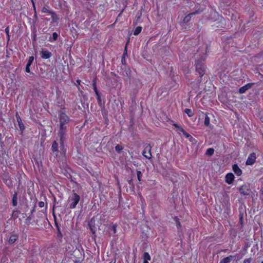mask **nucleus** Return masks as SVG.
Wrapping results in <instances>:
<instances>
[{"mask_svg": "<svg viewBox=\"0 0 263 263\" xmlns=\"http://www.w3.org/2000/svg\"><path fill=\"white\" fill-rule=\"evenodd\" d=\"M65 256L63 263H82L84 260V253L83 250L81 251L77 247L69 244L66 247Z\"/></svg>", "mask_w": 263, "mask_h": 263, "instance_id": "nucleus-1", "label": "nucleus"}, {"mask_svg": "<svg viewBox=\"0 0 263 263\" xmlns=\"http://www.w3.org/2000/svg\"><path fill=\"white\" fill-rule=\"evenodd\" d=\"M205 60V58L204 55L200 56L195 60V66L196 67V71L199 73L200 78L197 80L198 84L201 83L202 77L206 73L207 67L204 63Z\"/></svg>", "mask_w": 263, "mask_h": 263, "instance_id": "nucleus-2", "label": "nucleus"}, {"mask_svg": "<svg viewBox=\"0 0 263 263\" xmlns=\"http://www.w3.org/2000/svg\"><path fill=\"white\" fill-rule=\"evenodd\" d=\"M99 224H101V223L98 221V223H97L96 222V219L95 216L92 217L88 221V226L92 234V238L94 239H95L97 237L96 230L97 227H98V229H100Z\"/></svg>", "mask_w": 263, "mask_h": 263, "instance_id": "nucleus-3", "label": "nucleus"}, {"mask_svg": "<svg viewBox=\"0 0 263 263\" xmlns=\"http://www.w3.org/2000/svg\"><path fill=\"white\" fill-rule=\"evenodd\" d=\"M119 73L124 77H127L129 82L131 83V80L133 78L132 76V70L128 67H127L126 66H121Z\"/></svg>", "mask_w": 263, "mask_h": 263, "instance_id": "nucleus-4", "label": "nucleus"}, {"mask_svg": "<svg viewBox=\"0 0 263 263\" xmlns=\"http://www.w3.org/2000/svg\"><path fill=\"white\" fill-rule=\"evenodd\" d=\"M149 228L148 227L144 226L141 228L142 235H141V241H143V248H145L144 246L147 244V241L148 238V230Z\"/></svg>", "mask_w": 263, "mask_h": 263, "instance_id": "nucleus-5", "label": "nucleus"}, {"mask_svg": "<svg viewBox=\"0 0 263 263\" xmlns=\"http://www.w3.org/2000/svg\"><path fill=\"white\" fill-rule=\"evenodd\" d=\"M238 190L240 194L243 196H249L250 195V193L252 192L249 183L241 185L238 188Z\"/></svg>", "mask_w": 263, "mask_h": 263, "instance_id": "nucleus-6", "label": "nucleus"}, {"mask_svg": "<svg viewBox=\"0 0 263 263\" xmlns=\"http://www.w3.org/2000/svg\"><path fill=\"white\" fill-rule=\"evenodd\" d=\"M69 200L71 203L69 205L70 209H74L80 200V197L76 193H73L71 197H69Z\"/></svg>", "mask_w": 263, "mask_h": 263, "instance_id": "nucleus-7", "label": "nucleus"}, {"mask_svg": "<svg viewBox=\"0 0 263 263\" xmlns=\"http://www.w3.org/2000/svg\"><path fill=\"white\" fill-rule=\"evenodd\" d=\"M60 124H67L69 121V118L65 113L60 111L59 114Z\"/></svg>", "mask_w": 263, "mask_h": 263, "instance_id": "nucleus-8", "label": "nucleus"}, {"mask_svg": "<svg viewBox=\"0 0 263 263\" xmlns=\"http://www.w3.org/2000/svg\"><path fill=\"white\" fill-rule=\"evenodd\" d=\"M256 159V157L255 153H251L248 156V158L246 162V164L247 165H251L253 164L255 162Z\"/></svg>", "mask_w": 263, "mask_h": 263, "instance_id": "nucleus-9", "label": "nucleus"}, {"mask_svg": "<svg viewBox=\"0 0 263 263\" xmlns=\"http://www.w3.org/2000/svg\"><path fill=\"white\" fill-rule=\"evenodd\" d=\"M256 83H249L247 84L246 85L240 87L238 90V92L239 93H243L246 92L247 90H249L251 88H252L254 85H255Z\"/></svg>", "mask_w": 263, "mask_h": 263, "instance_id": "nucleus-10", "label": "nucleus"}, {"mask_svg": "<svg viewBox=\"0 0 263 263\" xmlns=\"http://www.w3.org/2000/svg\"><path fill=\"white\" fill-rule=\"evenodd\" d=\"M54 205L53 206V217H54V224H55V226L57 228V231H58V233H57V236L59 238H62V237H63V235L62 234V232L60 230V228L59 226V223L57 221V217L56 216H55L54 215Z\"/></svg>", "mask_w": 263, "mask_h": 263, "instance_id": "nucleus-11", "label": "nucleus"}, {"mask_svg": "<svg viewBox=\"0 0 263 263\" xmlns=\"http://www.w3.org/2000/svg\"><path fill=\"white\" fill-rule=\"evenodd\" d=\"M15 117L16 118L17 122L18 123L20 130L21 132V133H23L25 128V126L24 123H23L22 119L17 112H16L15 114Z\"/></svg>", "mask_w": 263, "mask_h": 263, "instance_id": "nucleus-12", "label": "nucleus"}, {"mask_svg": "<svg viewBox=\"0 0 263 263\" xmlns=\"http://www.w3.org/2000/svg\"><path fill=\"white\" fill-rule=\"evenodd\" d=\"M235 176L232 173H228L225 177V181L228 184H231L234 182Z\"/></svg>", "mask_w": 263, "mask_h": 263, "instance_id": "nucleus-13", "label": "nucleus"}, {"mask_svg": "<svg viewBox=\"0 0 263 263\" xmlns=\"http://www.w3.org/2000/svg\"><path fill=\"white\" fill-rule=\"evenodd\" d=\"M41 57L43 59H47L50 58L52 56L51 52L48 50L43 49L41 52Z\"/></svg>", "mask_w": 263, "mask_h": 263, "instance_id": "nucleus-14", "label": "nucleus"}, {"mask_svg": "<svg viewBox=\"0 0 263 263\" xmlns=\"http://www.w3.org/2000/svg\"><path fill=\"white\" fill-rule=\"evenodd\" d=\"M34 61V57L31 56L29 57V59H28L27 63L26 66L25 68V71L27 73L30 72V66L32 64V63Z\"/></svg>", "mask_w": 263, "mask_h": 263, "instance_id": "nucleus-15", "label": "nucleus"}, {"mask_svg": "<svg viewBox=\"0 0 263 263\" xmlns=\"http://www.w3.org/2000/svg\"><path fill=\"white\" fill-rule=\"evenodd\" d=\"M52 70L53 69H52V70L50 71H49L48 73L47 72H45V70H44L43 68H41L40 74L41 75V77L43 78H51L52 77V73H53V72L52 71Z\"/></svg>", "mask_w": 263, "mask_h": 263, "instance_id": "nucleus-16", "label": "nucleus"}, {"mask_svg": "<svg viewBox=\"0 0 263 263\" xmlns=\"http://www.w3.org/2000/svg\"><path fill=\"white\" fill-rule=\"evenodd\" d=\"M232 170L238 176H241L242 173V170L239 168L237 164H234L232 165Z\"/></svg>", "mask_w": 263, "mask_h": 263, "instance_id": "nucleus-17", "label": "nucleus"}, {"mask_svg": "<svg viewBox=\"0 0 263 263\" xmlns=\"http://www.w3.org/2000/svg\"><path fill=\"white\" fill-rule=\"evenodd\" d=\"M131 82L135 85L136 89H138L142 87V83L139 79L133 78Z\"/></svg>", "mask_w": 263, "mask_h": 263, "instance_id": "nucleus-18", "label": "nucleus"}, {"mask_svg": "<svg viewBox=\"0 0 263 263\" xmlns=\"http://www.w3.org/2000/svg\"><path fill=\"white\" fill-rule=\"evenodd\" d=\"M58 142L56 141H54L52 144V146H51V151L53 153H55V155L56 156H58V153L59 152V149H58Z\"/></svg>", "mask_w": 263, "mask_h": 263, "instance_id": "nucleus-19", "label": "nucleus"}, {"mask_svg": "<svg viewBox=\"0 0 263 263\" xmlns=\"http://www.w3.org/2000/svg\"><path fill=\"white\" fill-rule=\"evenodd\" d=\"M235 259V256L230 255L221 259L219 263H230L232 260Z\"/></svg>", "mask_w": 263, "mask_h": 263, "instance_id": "nucleus-20", "label": "nucleus"}, {"mask_svg": "<svg viewBox=\"0 0 263 263\" xmlns=\"http://www.w3.org/2000/svg\"><path fill=\"white\" fill-rule=\"evenodd\" d=\"M83 100L81 99V102L82 107L83 108V112H85L86 109L88 108V104L87 102H85V101H87V99L86 98L85 96H83Z\"/></svg>", "mask_w": 263, "mask_h": 263, "instance_id": "nucleus-21", "label": "nucleus"}, {"mask_svg": "<svg viewBox=\"0 0 263 263\" xmlns=\"http://www.w3.org/2000/svg\"><path fill=\"white\" fill-rule=\"evenodd\" d=\"M58 135L60 138V143H64L66 139V133H58Z\"/></svg>", "mask_w": 263, "mask_h": 263, "instance_id": "nucleus-22", "label": "nucleus"}, {"mask_svg": "<svg viewBox=\"0 0 263 263\" xmlns=\"http://www.w3.org/2000/svg\"><path fill=\"white\" fill-rule=\"evenodd\" d=\"M18 235L12 234L9 237V239L8 240L9 243L10 245L13 244L18 239Z\"/></svg>", "mask_w": 263, "mask_h": 263, "instance_id": "nucleus-23", "label": "nucleus"}, {"mask_svg": "<svg viewBox=\"0 0 263 263\" xmlns=\"http://www.w3.org/2000/svg\"><path fill=\"white\" fill-rule=\"evenodd\" d=\"M195 14H196V13H195V12L191 13L188 14L187 15L185 16L183 20L182 23L186 24V23L189 22L191 20L192 16L195 15Z\"/></svg>", "mask_w": 263, "mask_h": 263, "instance_id": "nucleus-24", "label": "nucleus"}, {"mask_svg": "<svg viewBox=\"0 0 263 263\" xmlns=\"http://www.w3.org/2000/svg\"><path fill=\"white\" fill-rule=\"evenodd\" d=\"M17 192H15L14 194L13 195L12 199V205L14 206H15L17 205Z\"/></svg>", "mask_w": 263, "mask_h": 263, "instance_id": "nucleus-25", "label": "nucleus"}, {"mask_svg": "<svg viewBox=\"0 0 263 263\" xmlns=\"http://www.w3.org/2000/svg\"><path fill=\"white\" fill-rule=\"evenodd\" d=\"M51 15V18H52V22L53 23H57L58 22V20H59V17L58 16L57 14L54 11H52L50 13Z\"/></svg>", "mask_w": 263, "mask_h": 263, "instance_id": "nucleus-26", "label": "nucleus"}, {"mask_svg": "<svg viewBox=\"0 0 263 263\" xmlns=\"http://www.w3.org/2000/svg\"><path fill=\"white\" fill-rule=\"evenodd\" d=\"M21 212L20 211L18 210H14L12 212V214L11 216V218L15 220L18 217V214H20Z\"/></svg>", "mask_w": 263, "mask_h": 263, "instance_id": "nucleus-27", "label": "nucleus"}, {"mask_svg": "<svg viewBox=\"0 0 263 263\" xmlns=\"http://www.w3.org/2000/svg\"><path fill=\"white\" fill-rule=\"evenodd\" d=\"M59 36V34L57 32H53L52 35V37H50L49 39V41H55L58 40V37Z\"/></svg>", "mask_w": 263, "mask_h": 263, "instance_id": "nucleus-28", "label": "nucleus"}, {"mask_svg": "<svg viewBox=\"0 0 263 263\" xmlns=\"http://www.w3.org/2000/svg\"><path fill=\"white\" fill-rule=\"evenodd\" d=\"M214 149L213 148H209L207 149L205 155L209 156H211L214 154Z\"/></svg>", "mask_w": 263, "mask_h": 263, "instance_id": "nucleus-29", "label": "nucleus"}, {"mask_svg": "<svg viewBox=\"0 0 263 263\" xmlns=\"http://www.w3.org/2000/svg\"><path fill=\"white\" fill-rule=\"evenodd\" d=\"M96 95L97 97L98 104L101 107L102 106V100L101 98V93L100 92H98L97 94H96Z\"/></svg>", "mask_w": 263, "mask_h": 263, "instance_id": "nucleus-30", "label": "nucleus"}, {"mask_svg": "<svg viewBox=\"0 0 263 263\" xmlns=\"http://www.w3.org/2000/svg\"><path fill=\"white\" fill-rule=\"evenodd\" d=\"M65 124H60V129L58 133H66V126Z\"/></svg>", "mask_w": 263, "mask_h": 263, "instance_id": "nucleus-31", "label": "nucleus"}, {"mask_svg": "<svg viewBox=\"0 0 263 263\" xmlns=\"http://www.w3.org/2000/svg\"><path fill=\"white\" fill-rule=\"evenodd\" d=\"M174 220L176 223L177 228L178 229H180L181 228V225L179 221V218L178 217L175 216V217H174Z\"/></svg>", "mask_w": 263, "mask_h": 263, "instance_id": "nucleus-32", "label": "nucleus"}, {"mask_svg": "<svg viewBox=\"0 0 263 263\" xmlns=\"http://www.w3.org/2000/svg\"><path fill=\"white\" fill-rule=\"evenodd\" d=\"M204 124L205 126H206L207 127L210 126V118L206 114H205Z\"/></svg>", "mask_w": 263, "mask_h": 263, "instance_id": "nucleus-33", "label": "nucleus"}, {"mask_svg": "<svg viewBox=\"0 0 263 263\" xmlns=\"http://www.w3.org/2000/svg\"><path fill=\"white\" fill-rule=\"evenodd\" d=\"M142 29V27L141 26L136 27L134 31V34L135 35H138L141 32Z\"/></svg>", "mask_w": 263, "mask_h": 263, "instance_id": "nucleus-34", "label": "nucleus"}, {"mask_svg": "<svg viewBox=\"0 0 263 263\" xmlns=\"http://www.w3.org/2000/svg\"><path fill=\"white\" fill-rule=\"evenodd\" d=\"M32 2L33 3L34 9V10H35V5H34V2H33L32 0ZM33 17H34V18L33 20V23L35 24L37 22V21L38 20V17H37V14H36V11H35V13L34 14Z\"/></svg>", "mask_w": 263, "mask_h": 263, "instance_id": "nucleus-35", "label": "nucleus"}, {"mask_svg": "<svg viewBox=\"0 0 263 263\" xmlns=\"http://www.w3.org/2000/svg\"><path fill=\"white\" fill-rule=\"evenodd\" d=\"M184 112L188 115L189 117H191L194 115V113L192 110L189 108H185L184 110Z\"/></svg>", "mask_w": 263, "mask_h": 263, "instance_id": "nucleus-36", "label": "nucleus"}, {"mask_svg": "<svg viewBox=\"0 0 263 263\" xmlns=\"http://www.w3.org/2000/svg\"><path fill=\"white\" fill-rule=\"evenodd\" d=\"M123 149V146L117 144L115 146V151L119 154H120L121 152V151Z\"/></svg>", "mask_w": 263, "mask_h": 263, "instance_id": "nucleus-37", "label": "nucleus"}, {"mask_svg": "<svg viewBox=\"0 0 263 263\" xmlns=\"http://www.w3.org/2000/svg\"><path fill=\"white\" fill-rule=\"evenodd\" d=\"M117 224L110 225L108 227L109 230L112 231L114 234L116 233Z\"/></svg>", "mask_w": 263, "mask_h": 263, "instance_id": "nucleus-38", "label": "nucleus"}, {"mask_svg": "<svg viewBox=\"0 0 263 263\" xmlns=\"http://www.w3.org/2000/svg\"><path fill=\"white\" fill-rule=\"evenodd\" d=\"M250 247V244L249 242H246L244 248L242 250V254L244 255L246 253L247 249Z\"/></svg>", "mask_w": 263, "mask_h": 263, "instance_id": "nucleus-39", "label": "nucleus"}, {"mask_svg": "<svg viewBox=\"0 0 263 263\" xmlns=\"http://www.w3.org/2000/svg\"><path fill=\"white\" fill-rule=\"evenodd\" d=\"M129 42V39H128V41L127 42L126 45L124 47V52H123V53L122 55V57L125 58L126 56H127V44H128Z\"/></svg>", "mask_w": 263, "mask_h": 263, "instance_id": "nucleus-40", "label": "nucleus"}, {"mask_svg": "<svg viewBox=\"0 0 263 263\" xmlns=\"http://www.w3.org/2000/svg\"><path fill=\"white\" fill-rule=\"evenodd\" d=\"M128 183H129V184L130 185V189L132 190V191H134V189H135V184L133 182V178H131L130 180H128Z\"/></svg>", "mask_w": 263, "mask_h": 263, "instance_id": "nucleus-41", "label": "nucleus"}, {"mask_svg": "<svg viewBox=\"0 0 263 263\" xmlns=\"http://www.w3.org/2000/svg\"><path fill=\"white\" fill-rule=\"evenodd\" d=\"M143 260H149L151 259V256L147 252H144L143 256Z\"/></svg>", "mask_w": 263, "mask_h": 263, "instance_id": "nucleus-42", "label": "nucleus"}, {"mask_svg": "<svg viewBox=\"0 0 263 263\" xmlns=\"http://www.w3.org/2000/svg\"><path fill=\"white\" fill-rule=\"evenodd\" d=\"M239 217V223L241 225V227H242L243 226V214L241 212H240Z\"/></svg>", "mask_w": 263, "mask_h": 263, "instance_id": "nucleus-43", "label": "nucleus"}, {"mask_svg": "<svg viewBox=\"0 0 263 263\" xmlns=\"http://www.w3.org/2000/svg\"><path fill=\"white\" fill-rule=\"evenodd\" d=\"M92 87H93V89L95 92V94H97L98 92H100L97 89L96 82L95 81H93Z\"/></svg>", "mask_w": 263, "mask_h": 263, "instance_id": "nucleus-44", "label": "nucleus"}, {"mask_svg": "<svg viewBox=\"0 0 263 263\" xmlns=\"http://www.w3.org/2000/svg\"><path fill=\"white\" fill-rule=\"evenodd\" d=\"M137 176L138 180H139V182H140L141 181V177L142 176V173H141V172L137 170Z\"/></svg>", "mask_w": 263, "mask_h": 263, "instance_id": "nucleus-45", "label": "nucleus"}, {"mask_svg": "<svg viewBox=\"0 0 263 263\" xmlns=\"http://www.w3.org/2000/svg\"><path fill=\"white\" fill-rule=\"evenodd\" d=\"M62 5H63L65 8H68V4L65 0H62V2H60V6H61Z\"/></svg>", "mask_w": 263, "mask_h": 263, "instance_id": "nucleus-46", "label": "nucleus"}, {"mask_svg": "<svg viewBox=\"0 0 263 263\" xmlns=\"http://www.w3.org/2000/svg\"><path fill=\"white\" fill-rule=\"evenodd\" d=\"M60 148L61 151H62L63 153L65 154L66 153V149L65 148L64 143H60Z\"/></svg>", "mask_w": 263, "mask_h": 263, "instance_id": "nucleus-47", "label": "nucleus"}, {"mask_svg": "<svg viewBox=\"0 0 263 263\" xmlns=\"http://www.w3.org/2000/svg\"><path fill=\"white\" fill-rule=\"evenodd\" d=\"M190 142H192L193 144H195L197 143V140H196L192 136H191L190 138H189Z\"/></svg>", "mask_w": 263, "mask_h": 263, "instance_id": "nucleus-48", "label": "nucleus"}, {"mask_svg": "<svg viewBox=\"0 0 263 263\" xmlns=\"http://www.w3.org/2000/svg\"><path fill=\"white\" fill-rule=\"evenodd\" d=\"M5 32L7 36V39H8V41H9L10 40V35H9V27H7L5 30Z\"/></svg>", "mask_w": 263, "mask_h": 263, "instance_id": "nucleus-49", "label": "nucleus"}, {"mask_svg": "<svg viewBox=\"0 0 263 263\" xmlns=\"http://www.w3.org/2000/svg\"><path fill=\"white\" fill-rule=\"evenodd\" d=\"M52 11V10H48L45 7H44L42 9L43 12L48 13L50 14Z\"/></svg>", "mask_w": 263, "mask_h": 263, "instance_id": "nucleus-50", "label": "nucleus"}, {"mask_svg": "<svg viewBox=\"0 0 263 263\" xmlns=\"http://www.w3.org/2000/svg\"><path fill=\"white\" fill-rule=\"evenodd\" d=\"M32 43H34L37 40L36 33H32Z\"/></svg>", "mask_w": 263, "mask_h": 263, "instance_id": "nucleus-51", "label": "nucleus"}, {"mask_svg": "<svg viewBox=\"0 0 263 263\" xmlns=\"http://www.w3.org/2000/svg\"><path fill=\"white\" fill-rule=\"evenodd\" d=\"M33 217V215H30L26 219V222L29 223L30 222V220L32 219Z\"/></svg>", "mask_w": 263, "mask_h": 263, "instance_id": "nucleus-52", "label": "nucleus"}, {"mask_svg": "<svg viewBox=\"0 0 263 263\" xmlns=\"http://www.w3.org/2000/svg\"><path fill=\"white\" fill-rule=\"evenodd\" d=\"M35 206H36V203H35V202H34L33 207V209L31 210L30 215H33V213L35 212Z\"/></svg>", "mask_w": 263, "mask_h": 263, "instance_id": "nucleus-53", "label": "nucleus"}, {"mask_svg": "<svg viewBox=\"0 0 263 263\" xmlns=\"http://www.w3.org/2000/svg\"><path fill=\"white\" fill-rule=\"evenodd\" d=\"M255 18H256V17H252L250 16L247 24H249L250 23H253L254 21Z\"/></svg>", "mask_w": 263, "mask_h": 263, "instance_id": "nucleus-54", "label": "nucleus"}, {"mask_svg": "<svg viewBox=\"0 0 263 263\" xmlns=\"http://www.w3.org/2000/svg\"><path fill=\"white\" fill-rule=\"evenodd\" d=\"M145 152L143 151L142 154L144 157H145L146 158H148V159H150L151 158L152 155L151 153V150L149 151V156H150L149 157L145 155Z\"/></svg>", "mask_w": 263, "mask_h": 263, "instance_id": "nucleus-55", "label": "nucleus"}, {"mask_svg": "<svg viewBox=\"0 0 263 263\" xmlns=\"http://www.w3.org/2000/svg\"><path fill=\"white\" fill-rule=\"evenodd\" d=\"M31 30L32 31V33H36V29L35 25L31 26Z\"/></svg>", "mask_w": 263, "mask_h": 263, "instance_id": "nucleus-56", "label": "nucleus"}, {"mask_svg": "<svg viewBox=\"0 0 263 263\" xmlns=\"http://www.w3.org/2000/svg\"><path fill=\"white\" fill-rule=\"evenodd\" d=\"M260 199L262 201H263V186H261V189H260Z\"/></svg>", "mask_w": 263, "mask_h": 263, "instance_id": "nucleus-57", "label": "nucleus"}, {"mask_svg": "<svg viewBox=\"0 0 263 263\" xmlns=\"http://www.w3.org/2000/svg\"><path fill=\"white\" fill-rule=\"evenodd\" d=\"M121 63L123 66H126V60L125 57H122Z\"/></svg>", "mask_w": 263, "mask_h": 263, "instance_id": "nucleus-58", "label": "nucleus"}, {"mask_svg": "<svg viewBox=\"0 0 263 263\" xmlns=\"http://www.w3.org/2000/svg\"><path fill=\"white\" fill-rule=\"evenodd\" d=\"M183 135L187 138H190V137L191 136L189 133H186V132H185V133H184Z\"/></svg>", "mask_w": 263, "mask_h": 263, "instance_id": "nucleus-59", "label": "nucleus"}, {"mask_svg": "<svg viewBox=\"0 0 263 263\" xmlns=\"http://www.w3.org/2000/svg\"><path fill=\"white\" fill-rule=\"evenodd\" d=\"M251 260V258L246 259H245L243 263H250Z\"/></svg>", "mask_w": 263, "mask_h": 263, "instance_id": "nucleus-60", "label": "nucleus"}, {"mask_svg": "<svg viewBox=\"0 0 263 263\" xmlns=\"http://www.w3.org/2000/svg\"><path fill=\"white\" fill-rule=\"evenodd\" d=\"M39 206L40 208H42L44 206V202L43 201H40L39 202Z\"/></svg>", "mask_w": 263, "mask_h": 263, "instance_id": "nucleus-61", "label": "nucleus"}, {"mask_svg": "<svg viewBox=\"0 0 263 263\" xmlns=\"http://www.w3.org/2000/svg\"><path fill=\"white\" fill-rule=\"evenodd\" d=\"M178 132H180L181 133H182V134H183L184 133H185V130L183 129V128H182L181 127H180V128H179L178 130Z\"/></svg>", "mask_w": 263, "mask_h": 263, "instance_id": "nucleus-62", "label": "nucleus"}, {"mask_svg": "<svg viewBox=\"0 0 263 263\" xmlns=\"http://www.w3.org/2000/svg\"><path fill=\"white\" fill-rule=\"evenodd\" d=\"M129 123H130V124H129V128H130V127H132V126L133 125V124H134V121H133V119H131V120H130V122H129Z\"/></svg>", "mask_w": 263, "mask_h": 263, "instance_id": "nucleus-63", "label": "nucleus"}, {"mask_svg": "<svg viewBox=\"0 0 263 263\" xmlns=\"http://www.w3.org/2000/svg\"><path fill=\"white\" fill-rule=\"evenodd\" d=\"M249 15H250V16L254 17V12L253 11H251L249 12Z\"/></svg>", "mask_w": 263, "mask_h": 263, "instance_id": "nucleus-64", "label": "nucleus"}]
</instances>
